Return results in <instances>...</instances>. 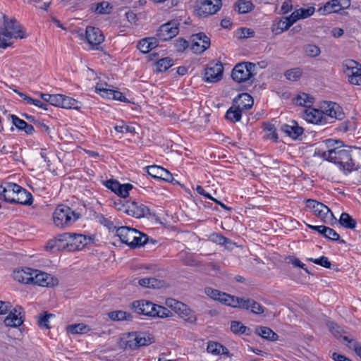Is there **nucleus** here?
I'll return each mask as SVG.
<instances>
[{"mask_svg":"<svg viewBox=\"0 0 361 361\" xmlns=\"http://www.w3.org/2000/svg\"><path fill=\"white\" fill-rule=\"evenodd\" d=\"M0 200L22 205L32 204V194L14 183H5L0 186Z\"/></svg>","mask_w":361,"mask_h":361,"instance_id":"nucleus-1","label":"nucleus"},{"mask_svg":"<svg viewBox=\"0 0 361 361\" xmlns=\"http://www.w3.org/2000/svg\"><path fill=\"white\" fill-rule=\"evenodd\" d=\"M12 277L21 283L43 287H53L59 283L58 279L48 272H13Z\"/></svg>","mask_w":361,"mask_h":361,"instance_id":"nucleus-2","label":"nucleus"},{"mask_svg":"<svg viewBox=\"0 0 361 361\" xmlns=\"http://www.w3.org/2000/svg\"><path fill=\"white\" fill-rule=\"evenodd\" d=\"M325 160L333 162L340 166L344 171L350 172L353 170L355 164L353 162L351 150L343 147L340 149L329 152L325 154Z\"/></svg>","mask_w":361,"mask_h":361,"instance_id":"nucleus-3","label":"nucleus"},{"mask_svg":"<svg viewBox=\"0 0 361 361\" xmlns=\"http://www.w3.org/2000/svg\"><path fill=\"white\" fill-rule=\"evenodd\" d=\"M78 218V214L65 205L58 206L53 214L54 222L60 228L72 225Z\"/></svg>","mask_w":361,"mask_h":361,"instance_id":"nucleus-4","label":"nucleus"},{"mask_svg":"<svg viewBox=\"0 0 361 361\" xmlns=\"http://www.w3.org/2000/svg\"><path fill=\"white\" fill-rule=\"evenodd\" d=\"M307 207L312 210L313 214L324 223L333 225L337 221L331 209L322 202L308 199L306 200Z\"/></svg>","mask_w":361,"mask_h":361,"instance_id":"nucleus-5","label":"nucleus"},{"mask_svg":"<svg viewBox=\"0 0 361 361\" xmlns=\"http://www.w3.org/2000/svg\"><path fill=\"white\" fill-rule=\"evenodd\" d=\"M61 236L63 238L62 240H64L65 249L69 252L80 250L92 240L90 236L74 233H65Z\"/></svg>","mask_w":361,"mask_h":361,"instance_id":"nucleus-6","label":"nucleus"},{"mask_svg":"<svg viewBox=\"0 0 361 361\" xmlns=\"http://www.w3.org/2000/svg\"><path fill=\"white\" fill-rule=\"evenodd\" d=\"M255 64L251 62L239 63L232 71V78L239 83L249 81L255 75Z\"/></svg>","mask_w":361,"mask_h":361,"instance_id":"nucleus-7","label":"nucleus"},{"mask_svg":"<svg viewBox=\"0 0 361 361\" xmlns=\"http://www.w3.org/2000/svg\"><path fill=\"white\" fill-rule=\"evenodd\" d=\"M343 70L348 77V81L353 85H361V65L354 60H345L343 61Z\"/></svg>","mask_w":361,"mask_h":361,"instance_id":"nucleus-8","label":"nucleus"},{"mask_svg":"<svg viewBox=\"0 0 361 361\" xmlns=\"http://www.w3.org/2000/svg\"><path fill=\"white\" fill-rule=\"evenodd\" d=\"M221 5V0H197L196 11L199 16L205 18L215 14Z\"/></svg>","mask_w":361,"mask_h":361,"instance_id":"nucleus-9","label":"nucleus"},{"mask_svg":"<svg viewBox=\"0 0 361 361\" xmlns=\"http://www.w3.org/2000/svg\"><path fill=\"white\" fill-rule=\"evenodd\" d=\"M4 18V35L9 39L12 37L23 39L25 37L23 31L20 25L17 23L16 19L8 20L6 16H3Z\"/></svg>","mask_w":361,"mask_h":361,"instance_id":"nucleus-10","label":"nucleus"},{"mask_svg":"<svg viewBox=\"0 0 361 361\" xmlns=\"http://www.w3.org/2000/svg\"><path fill=\"white\" fill-rule=\"evenodd\" d=\"M321 111L324 116V123L329 122V118L342 120L344 117L340 106L334 102H324Z\"/></svg>","mask_w":361,"mask_h":361,"instance_id":"nucleus-11","label":"nucleus"},{"mask_svg":"<svg viewBox=\"0 0 361 361\" xmlns=\"http://www.w3.org/2000/svg\"><path fill=\"white\" fill-rule=\"evenodd\" d=\"M147 173L155 179H160L174 185L179 184V182L175 180L173 175L166 169L157 165L149 166L146 167Z\"/></svg>","mask_w":361,"mask_h":361,"instance_id":"nucleus-12","label":"nucleus"},{"mask_svg":"<svg viewBox=\"0 0 361 361\" xmlns=\"http://www.w3.org/2000/svg\"><path fill=\"white\" fill-rule=\"evenodd\" d=\"M210 47V39L204 32L192 35L191 49L195 54H202Z\"/></svg>","mask_w":361,"mask_h":361,"instance_id":"nucleus-13","label":"nucleus"},{"mask_svg":"<svg viewBox=\"0 0 361 361\" xmlns=\"http://www.w3.org/2000/svg\"><path fill=\"white\" fill-rule=\"evenodd\" d=\"M178 23L176 21L168 22L159 28L157 35L161 41H166L172 39L178 33Z\"/></svg>","mask_w":361,"mask_h":361,"instance_id":"nucleus-14","label":"nucleus"},{"mask_svg":"<svg viewBox=\"0 0 361 361\" xmlns=\"http://www.w3.org/2000/svg\"><path fill=\"white\" fill-rule=\"evenodd\" d=\"M131 307L137 314L153 317L156 304L145 300H136L132 302Z\"/></svg>","mask_w":361,"mask_h":361,"instance_id":"nucleus-15","label":"nucleus"},{"mask_svg":"<svg viewBox=\"0 0 361 361\" xmlns=\"http://www.w3.org/2000/svg\"><path fill=\"white\" fill-rule=\"evenodd\" d=\"M224 67L221 62H212L205 70V80L208 82L219 81L223 75Z\"/></svg>","mask_w":361,"mask_h":361,"instance_id":"nucleus-16","label":"nucleus"},{"mask_svg":"<svg viewBox=\"0 0 361 361\" xmlns=\"http://www.w3.org/2000/svg\"><path fill=\"white\" fill-rule=\"evenodd\" d=\"M22 313H24L23 308L16 305L12 310H10L9 314L4 319L5 325L9 327L20 326L24 321L21 316Z\"/></svg>","mask_w":361,"mask_h":361,"instance_id":"nucleus-17","label":"nucleus"},{"mask_svg":"<svg viewBox=\"0 0 361 361\" xmlns=\"http://www.w3.org/2000/svg\"><path fill=\"white\" fill-rule=\"evenodd\" d=\"M302 117L307 122L316 124H322L324 116L321 110L309 106L306 109H302L300 111Z\"/></svg>","mask_w":361,"mask_h":361,"instance_id":"nucleus-18","label":"nucleus"},{"mask_svg":"<svg viewBox=\"0 0 361 361\" xmlns=\"http://www.w3.org/2000/svg\"><path fill=\"white\" fill-rule=\"evenodd\" d=\"M126 214L140 219L149 215L150 212L149 209L147 206L142 204H138L137 202L132 201L128 202V207L127 210H126Z\"/></svg>","mask_w":361,"mask_h":361,"instance_id":"nucleus-19","label":"nucleus"},{"mask_svg":"<svg viewBox=\"0 0 361 361\" xmlns=\"http://www.w3.org/2000/svg\"><path fill=\"white\" fill-rule=\"evenodd\" d=\"M85 37L92 46L99 45L104 40L102 32L97 27L87 26L85 30Z\"/></svg>","mask_w":361,"mask_h":361,"instance_id":"nucleus-20","label":"nucleus"},{"mask_svg":"<svg viewBox=\"0 0 361 361\" xmlns=\"http://www.w3.org/2000/svg\"><path fill=\"white\" fill-rule=\"evenodd\" d=\"M254 100L252 97L247 93L239 94L233 100V104L242 111L248 110L253 106Z\"/></svg>","mask_w":361,"mask_h":361,"instance_id":"nucleus-21","label":"nucleus"},{"mask_svg":"<svg viewBox=\"0 0 361 361\" xmlns=\"http://www.w3.org/2000/svg\"><path fill=\"white\" fill-rule=\"evenodd\" d=\"M116 233L122 243L130 247L134 235H137V230L128 226H121L116 228Z\"/></svg>","mask_w":361,"mask_h":361,"instance_id":"nucleus-22","label":"nucleus"},{"mask_svg":"<svg viewBox=\"0 0 361 361\" xmlns=\"http://www.w3.org/2000/svg\"><path fill=\"white\" fill-rule=\"evenodd\" d=\"M324 144L326 147L325 150L323 149H319L315 152L316 155L321 157L324 159H325L324 154H329V152H333L334 150L337 151L343 147L341 141L333 139H327L324 140Z\"/></svg>","mask_w":361,"mask_h":361,"instance_id":"nucleus-23","label":"nucleus"},{"mask_svg":"<svg viewBox=\"0 0 361 361\" xmlns=\"http://www.w3.org/2000/svg\"><path fill=\"white\" fill-rule=\"evenodd\" d=\"M223 298H221V302L224 305L234 307V308H240L243 309L245 304V298H238L234 295H231L225 293V294H222Z\"/></svg>","mask_w":361,"mask_h":361,"instance_id":"nucleus-24","label":"nucleus"},{"mask_svg":"<svg viewBox=\"0 0 361 361\" xmlns=\"http://www.w3.org/2000/svg\"><path fill=\"white\" fill-rule=\"evenodd\" d=\"M158 46V40L156 37H146L139 41L137 49L143 54L149 52Z\"/></svg>","mask_w":361,"mask_h":361,"instance_id":"nucleus-25","label":"nucleus"},{"mask_svg":"<svg viewBox=\"0 0 361 361\" xmlns=\"http://www.w3.org/2000/svg\"><path fill=\"white\" fill-rule=\"evenodd\" d=\"M314 102V98L305 92H300L295 96V104L306 109L312 106Z\"/></svg>","mask_w":361,"mask_h":361,"instance_id":"nucleus-26","label":"nucleus"},{"mask_svg":"<svg viewBox=\"0 0 361 361\" xmlns=\"http://www.w3.org/2000/svg\"><path fill=\"white\" fill-rule=\"evenodd\" d=\"M243 310H250L255 314H262L264 312L265 307L253 299L247 298L245 300Z\"/></svg>","mask_w":361,"mask_h":361,"instance_id":"nucleus-27","label":"nucleus"},{"mask_svg":"<svg viewBox=\"0 0 361 361\" xmlns=\"http://www.w3.org/2000/svg\"><path fill=\"white\" fill-rule=\"evenodd\" d=\"M207 350L209 353L215 355H229L228 350L217 342L209 341L207 345Z\"/></svg>","mask_w":361,"mask_h":361,"instance_id":"nucleus-28","label":"nucleus"},{"mask_svg":"<svg viewBox=\"0 0 361 361\" xmlns=\"http://www.w3.org/2000/svg\"><path fill=\"white\" fill-rule=\"evenodd\" d=\"M255 334L260 336L263 338L269 341H274L278 339V335L270 328L267 326H257L255 331Z\"/></svg>","mask_w":361,"mask_h":361,"instance_id":"nucleus-29","label":"nucleus"},{"mask_svg":"<svg viewBox=\"0 0 361 361\" xmlns=\"http://www.w3.org/2000/svg\"><path fill=\"white\" fill-rule=\"evenodd\" d=\"M109 317L113 321H133L134 316L125 311H112L108 314Z\"/></svg>","mask_w":361,"mask_h":361,"instance_id":"nucleus-30","label":"nucleus"},{"mask_svg":"<svg viewBox=\"0 0 361 361\" xmlns=\"http://www.w3.org/2000/svg\"><path fill=\"white\" fill-rule=\"evenodd\" d=\"M63 238L59 235L57 238L49 240L46 246L45 249L51 252H55L56 250H66L64 240H62Z\"/></svg>","mask_w":361,"mask_h":361,"instance_id":"nucleus-31","label":"nucleus"},{"mask_svg":"<svg viewBox=\"0 0 361 361\" xmlns=\"http://www.w3.org/2000/svg\"><path fill=\"white\" fill-rule=\"evenodd\" d=\"M293 24V13L288 17H282L276 24V30H279L276 33H280L288 29Z\"/></svg>","mask_w":361,"mask_h":361,"instance_id":"nucleus-32","label":"nucleus"},{"mask_svg":"<svg viewBox=\"0 0 361 361\" xmlns=\"http://www.w3.org/2000/svg\"><path fill=\"white\" fill-rule=\"evenodd\" d=\"M140 336V332H131L127 337L126 348L130 350H135L140 347V343L137 338Z\"/></svg>","mask_w":361,"mask_h":361,"instance_id":"nucleus-33","label":"nucleus"},{"mask_svg":"<svg viewBox=\"0 0 361 361\" xmlns=\"http://www.w3.org/2000/svg\"><path fill=\"white\" fill-rule=\"evenodd\" d=\"M338 222L343 227L348 229H354L357 224L356 221L345 212L341 214Z\"/></svg>","mask_w":361,"mask_h":361,"instance_id":"nucleus-34","label":"nucleus"},{"mask_svg":"<svg viewBox=\"0 0 361 361\" xmlns=\"http://www.w3.org/2000/svg\"><path fill=\"white\" fill-rule=\"evenodd\" d=\"M242 112L241 110L237 109V107L232 104V106L227 110L225 116L226 119L235 123L241 119Z\"/></svg>","mask_w":361,"mask_h":361,"instance_id":"nucleus-35","label":"nucleus"},{"mask_svg":"<svg viewBox=\"0 0 361 361\" xmlns=\"http://www.w3.org/2000/svg\"><path fill=\"white\" fill-rule=\"evenodd\" d=\"M104 93H102V97H106L109 99H113L115 100L127 102L128 99L123 94L122 92L119 91H116L113 90H102Z\"/></svg>","mask_w":361,"mask_h":361,"instance_id":"nucleus-36","label":"nucleus"},{"mask_svg":"<svg viewBox=\"0 0 361 361\" xmlns=\"http://www.w3.org/2000/svg\"><path fill=\"white\" fill-rule=\"evenodd\" d=\"M315 8L313 6L308 7L307 8H300L295 9V23L300 19L307 18L314 14Z\"/></svg>","mask_w":361,"mask_h":361,"instance_id":"nucleus-37","label":"nucleus"},{"mask_svg":"<svg viewBox=\"0 0 361 361\" xmlns=\"http://www.w3.org/2000/svg\"><path fill=\"white\" fill-rule=\"evenodd\" d=\"M231 330L234 334L250 335L251 330L249 327L244 326L240 322L233 321L231 323Z\"/></svg>","mask_w":361,"mask_h":361,"instance_id":"nucleus-38","label":"nucleus"},{"mask_svg":"<svg viewBox=\"0 0 361 361\" xmlns=\"http://www.w3.org/2000/svg\"><path fill=\"white\" fill-rule=\"evenodd\" d=\"M137 235H135L133 237V241H131V244L130 247L131 248H135L140 246H143L148 241V236L146 234L141 233L137 231Z\"/></svg>","mask_w":361,"mask_h":361,"instance_id":"nucleus-39","label":"nucleus"},{"mask_svg":"<svg viewBox=\"0 0 361 361\" xmlns=\"http://www.w3.org/2000/svg\"><path fill=\"white\" fill-rule=\"evenodd\" d=\"M317 11L322 15H326L331 13H338L339 9H338L336 3L331 0L320 7Z\"/></svg>","mask_w":361,"mask_h":361,"instance_id":"nucleus-40","label":"nucleus"},{"mask_svg":"<svg viewBox=\"0 0 361 361\" xmlns=\"http://www.w3.org/2000/svg\"><path fill=\"white\" fill-rule=\"evenodd\" d=\"M235 6L240 13H247L254 8V5L250 0H239L236 2Z\"/></svg>","mask_w":361,"mask_h":361,"instance_id":"nucleus-41","label":"nucleus"},{"mask_svg":"<svg viewBox=\"0 0 361 361\" xmlns=\"http://www.w3.org/2000/svg\"><path fill=\"white\" fill-rule=\"evenodd\" d=\"M54 317V314L48 313L47 312H43L37 317V322L38 326L41 329H49V318Z\"/></svg>","mask_w":361,"mask_h":361,"instance_id":"nucleus-42","label":"nucleus"},{"mask_svg":"<svg viewBox=\"0 0 361 361\" xmlns=\"http://www.w3.org/2000/svg\"><path fill=\"white\" fill-rule=\"evenodd\" d=\"M80 103L75 99L62 94V99L60 107L64 109H78L80 108L78 105Z\"/></svg>","mask_w":361,"mask_h":361,"instance_id":"nucleus-43","label":"nucleus"},{"mask_svg":"<svg viewBox=\"0 0 361 361\" xmlns=\"http://www.w3.org/2000/svg\"><path fill=\"white\" fill-rule=\"evenodd\" d=\"M90 330V327L82 323L72 324L67 327L68 332L73 334H85Z\"/></svg>","mask_w":361,"mask_h":361,"instance_id":"nucleus-44","label":"nucleus"},{"mask_svg":"<svg viewBox=\"0 0 361 361\" xmlns=\"http://www.w3.org/2000/svg\"><path fill=\"white\" fill-rule=\"evenodd\" d=\"M212 240L214 243L224 245L226 248H231L235 244L231 242V240L224 235L219 233H214L212 235Z\"/></svg>","mask_w":361,"mask_h":361,"instance_id":"nucleus-45","label":"nucleus"},{"mask_svg":"<svg viewBox=\"0 0 361 361\" xmlns=\"http://www.w3.org/2000/svg\"><path fill=\"white\" fill-rule=\"evenodd\" d=\"M155 65L157 72H164L173 66V59L166 57L159 60Z\"/></svg>","mask_w":361,"mask_h":361,"instance_id":"nucleus-46","label":"nucleus"},{"mask_svg":"<svg viewBox=\"0 0 361 361\" xmlns=\"http://www.w3.org/2000/svg\"><path fill=\"white\" fill-rule=\"evenodd\" d=\"M303 51L307 56L312 58L318 56L321 53V50L319 47L311 44L305 45L303 47Z\"/></svg>","mask_w":361,"mask_h":361,"instance_id":"nucleus-47","label":"nucleus"},{"mask_svg":"<svg viewBox=\"0 0 361 361\" xmlns=\"http://www.w3.org/2000/svg\"><path fill=\"white\" fill-rule=\"evenodd\" d=\"M133 188V185L130 183L121 184L115 191V194L118 195L119 197L126 198L128 196L129 191Z\"/></svg>","mask_w":361,"mask_h":361,"instance_id":"nucleus-48","label":"nucleus"},{"mask_svg":"<svg viewBox=\"0 0 361 361\" xmlns=\"http://www.w3.org/2000/svg\"><path fill=\"white\" fill-rule=\"evenodd\" d=\"M94 12L99 14H106L111 12V7L107 1H102L94 5ZM93 9V8H92Z\"/></svg>","mask_w":361,"mask_h":361,"instance_id":"nucleus-49","label":"nucleus"},{"mask_svg":"<svg viewBox=\"0 0 361 361\" xmlns=\"http://www.w3.org/2000/svg\"><path fill=\"white\" fill-rule=\"evenodd\" d=\"M204 293L214 300H218L221 302V298H223L222 294H225L224 292H221L217 289H214L211 287H207L204 289Z\"/></svg>","mask_w":361,"mask_h":361,"instance_id":"nucleus-50","label":"nucleus"},{"mask_svg":"<svg viewBox=\"0 0 361 361\" xmlns=\"http://www.w3.org/2000/svg\"><path fill=\"white\" fill-rule=\"evenodd\" d=\"M155 312L153 317L166 318L172 316V312L166 307L156 304Z\"/></svg>","mask_w":361,"mask_h":361,"instance_id":"nucleus-51","label":"nucleus"},{"mask_svg":"<svg viewBox=\"0 0 361 361\" xmlns=\"http://www.w3.org/2000/svg\"><path fill=\"white\" fill-rule=\"evenodd\" d=\"M264 130L267 133V138L273 140L274 142L278 141V134L276 133L274 125L268 123L265 125Z\"/></svg>","mask_w":361,"mask_h":361,"instance_id":"nucleus-52","label":"nucleus"},{"mask_svg":"<svg viewBox=\"0 0 361 361\" xmlns=\"http://www.w3.org/2000/svg\"><path fill=\"white\" fill-rule=\"evenodd\" d=\"M181 318H183L185 321L193 324L197 321V317L195 315L194 312L188 307L186 308V311H183L180 314Z\"/></svg>","mask_w":361,"mask_h":361,"instance_id":"nucleus-53","label":"nucleus"},{"mask_svg":"<svg viewBox=\"0 0 361 361\" xmlns=\"http://www.w3.org/2000/svg\"><path fill=\"white\" fill-rule=\"evenodd\" d=\"M135 269H139V270H152V271H160L163 269L161 267H160L157 264H152V263H139L135 264Z\"/></svg>","mask_w":361,"mask_h":361,"instance_id":"nucleus-54","label":"nucleus"},{"mask_svg":"<svg viewBox=\"0 0 361 361\" xmlns=\"http://www.w3.org/2000/svg\"><path fill=\"white\" fill-rule=\"evenodd\" d=\"M137 338L140 343V347L149 345L154 342L151 335L146 332H140V336Z\"/></svg>","mask_w":361,"mask_h":361,"instance_id":"nucleus-55","label":"nucleus"},{"mask_svg":"<svg viewBox=\"0 0 361 361\" xmlns=\"http://www.w3.org/2000/svg\"><path fill=\"white\" fill-rule=\"evenodd\" d=\"M324 230V236L331 240H340V235L333 228L327 227L323 228Z\"/></svg>","mask_w":361,"mask_h":361,"instance_id":"nucleus-56","label":"nucleus"},{"mask_svg":"<svg viewBox=\"0 0 361 361\" xmlns=\"http://www.w3.org/2000/svg\"><path fill=\"white\" fill-rule=\"evenodd\" d=\"M170 286L169 283L164 280H160L155 278H150V288H167Z\"/></svg>","mask_w":361,"mask_h":361,"instance_id":"nucleus-57","label":"nucleus"},{"mask_svg":"<svg viewBox=\"0 0 361 361\" xmlns=\"http://www.w3.org/2000/svg\"><path fill=\"white\" fill-rule=\"evenodd\" d=\"M122 197H119L117 200L114 201V207L118 210L126 213V210H127L128 202L121 199Z\"/></svg>","mask_w":361,"mask_h":361,"instance_id":"nucleus-58","label":"nucleus"},{"mask_svg":"<svg viewBox=\"0 0 361 361\" xmlns=\"http://www.w3.org/2000/svg\"><path fill=\"white\" fill-rule=\"evenodd\" d=\"M343 340L348 342V346L349 348L353 349L356 354L358 352V349L361 348V345L359 343L353 339H349L347 336H343Z\"/></svg>","mask_w":361,"mask_h":361,"instance_id":"nucleus-59","label":"nucleus"},{"mask_svg":"<svg viewBox=\"0 0 361 361\" xmlns=\"http://www.w3.org/2000/svg\"><path fill=\"white\" fill-rule=\"evenodd\" d=\"M11 118L13 125L15 126L18 130H23L24 126L26 124V122L19 118L16 115H11Z\"/></svg>","mask_w":361,"mask_h":361,"instance_id":"nucleus-60","label":"nucleus"},{"mask_svg":"<svg viewBox=\"0 0 361 361\" xmlns=\"http://www.w3.org/2000/svg\"><path fill=\"white\" fill-rule=\"evenodd\" d=\"M175 47L178 51L182 52L188 47V42L183 38H178L176 40Z\"/></svg>","mask_w":361,"mask_h":361,"instance_id":"nucleus-61","label":"nucleus"},{"mask_svg":"<svg viewBox=\"0 0 361 361\" xmlns=\"http://www.w3.org/2000/svg\"><path fill=\"white\" fill-rule=\"evenodd\" d=\"M98 218L99 222L105 226L109 231H114V230H116V228L114 226V224L104 216L101 215Z\"/></svg>","mask_w":361,"mask_h":361,"instance_id":"nucleus-62","label":"nucleus"},{"mask_svg":"<svg viewBox=\"0 0 361 361\" xmlns=\"http://www.w3.org/2000/svg\"><path fill=\"white\" fill-rule=\"evenodd\" d=\"M314 263L317 264H319L325 268H327V269H330L331 268V262L328 259L327 257H324V256H322L318 259H315L314 261Z\"/></svg>","mask_w":361,"mask_h":361,"instance_id":"nucleus-63","label":"nucleus"},{"mask_svg":"<svg viewBox=\"0 0 361 361\" xmlns=\"http://www.w3.org/2000/svg\"><path fill=\"white\" fill-rule=\"evenodd\" d=\"M49 98L50 99L49 104L51 105L60 107L62 99V94H51V97H49Z\"/></svg>","mask_w":361,"mask_h":361,"instance_id":"nucleus-64","label":"nucleus"}]
</instances>
